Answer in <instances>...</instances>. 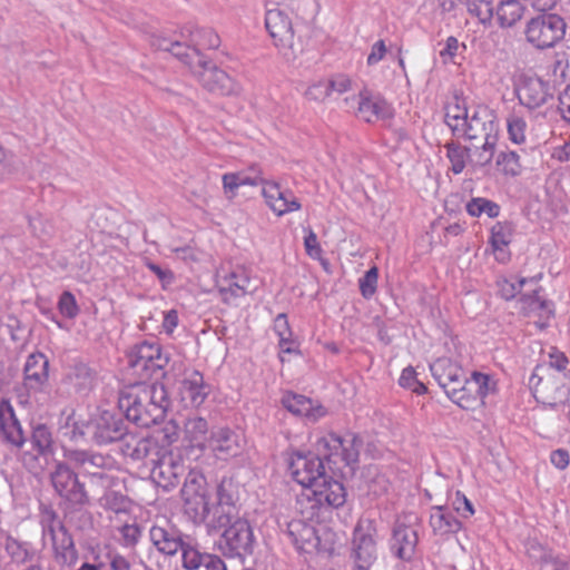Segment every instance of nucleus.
<instances>
[{"instance_id":"f257e3e1","label":"nucleus","mask_w":570,"mask_h":570,"mask_svg":"<svg viewBox=\"0 0 570 570\" xmlns=\"http://www.w3.org/2000/svg\"><path fill=\"white\" fill-rule=\"evenodd\" d=\"M237 501H224L217 508L209 524V533L220 532L218 550L228 558H246L254 551L255 535L248 520L239 515Z\"/></svg>"},{"instance_id":"f03ea898","label":"nucleus","mask_w":570,"mask_h":570,"mask_svg":"<svg viewBox=\"0 0 570 570\" xmlns=\"http://www.w3.org/2000/svg\"><path fill=\"white\" fill-rule=\"evenodd\" d=\"M118 404L126 420L138 426L149 428L165 417L170 402L165 385L154 382L131 386L121 393Z\"/></svg>"},{"instance_id":"7ed1b4c3","label":"nucleus","mask_w":570,"mask_h":570,"mask_svg":"<svg viewBox=\"0 0 570 570\" xmlns=\"http://www.w3.org/2000/svg\"><path fill=\"white\" fill-rule=\"evenodd\" d=\"M202 481L203 478L198 479L189 474L181 489V499L184 502V513L188 519L195 524L205 523L209 532L210 518L214 511L224 501H227V503L238 501V491L233 479L223 478L216 489V502L210 504Z\"/></svg>"},{"instance_id":"20e7f679","label":"nucleus","mask_w":570,"mask_h":570,"mask_svg":"<svg viewBox=\"0 0 570 570\" xmlns=\"http://www.w3.org/2000/svg\"><path fill=\"white\" fill-rule=\"evenodd\" d=\"M363 440L353 433L340 436L328 433L316 443L320 456L327 463L333 474L353 475L358 464Z\"/></svg>"},{"instance_id":"39448f33","label":"nucleus","mask_w":570,"mask_h":570,"mask_svg":"<svg viewBox=\"0 0 570 570\" xmlns=\"http://www.w3.org/2000/svg\"><path fill=\"white\" fill-rule=\"evenodd\" d=\"M568 375L554 373L544 364H538L529 380L537 402L553 410L570 407Z\"/></svg>"},{"instance_id":"423d86ee","label":"nucleus","mask_w":570,"mask_h":570,"mask_svg":"<svg viewBox=\"0 0 570 570\" xmlns=\"http://www.w3.org/2000/svg\"><path fill=\"white\" fill-rule=\"evenodd\" d=\"M40 524L43 539L50 540L55 561L60 567H73L78 561L75 541L52 508L46 507L41 510Z\"/></svg>"},{"instance_id":"0eeeda50","label":"nucleus","mask_w":570,"mask_h":570,"mask_svg":"<svg viewBox=\"0 0 570 570\" xmlns=\"http://www.w3.org/2000/svg\"><path fill=\"white\" fill-rule=\"evenodd\" d=\"M431 373L446 395L460 407L470 410L476 401L466 394L468 379L463 368L449 357H439L430 365Z\"/></svg>"},{"instance_id":"6e6552de","label":"nucleus","mask_w":570,"mask_h":570,"mask_svg":"<svg viewBox=\"0 0 570 570\" xmlns=\"http://www.w3.org/2000/svg\"><path fill=\"white\" fill-rule=\"evenodd\" d=\"M311 491L312 494H304L297 501L301 514L307 519H318L323 508H340L346 502L343 483L327 474Z\"/></svg>"},{"instance_id":"1a4fd4ad","label":"nucleus","mask_w":570,"mask_h":570,"mask_svg":"<svg viewBox=\"0 0 570 570\" xmlns=\"http://www.w3.org/2000/svg\"><path fill=\"white\" fill-rule=\"evenodd\" d=\"M128 365L141 380L151 377L165 379L169 374L166 367L170 363V354L158 342L144 341L136 344L127 354Z\"/></svg>"},{"instance_id":"9d476101","label":"nucleus","mask_w":570,"mask_h":570,"mask_svg":"<svg viewBox=\"0 0 570 570\" xmlns=\"http://www.w3.org/2000/svg\"><path fill=\"white\" fill-rule=\"evenodd\" d=\"M567 22L558 13H538L527 20L523 35L525 41L537 50L554 48L563 40Z\"/></svg>"},{"instance_id":"9b49d317","label":"nucleus","mask_w":570,"mask_h":570,"mask_svg":"<svg viewBox=\"0 0 570 570\" xmlns=\"http://www.w3.org/2000/svg\"><path fill=\"white\" fill-rule=\"evenodd\" d=\"M265 27L279 53L287 60H295L303 51L302 41L295 38L292 20L285 10L268 9Z\"/></svg>"},{"instance_id":"f8f14e48","label":"nucleus","mask_w":570,"mask_h":570,"mask_svg":"<svg viewBox=\"0 0 570 570\" xmlns=\"http://www.w3.org/2000/svg\"><path fill=\"white\" fill-rule=\"evenodd\" d=\"M193 73L200 86L213 95L228 97L242 92L240 85L209 59L199 60Z\"/></svg>"},{"instance_id":"ddd939ff","label":"nucleus","mask_w":570,"mask_h":570,"mask_svg":"<svg viewBox=\"0 0 570 570\" xmlns=\"http://www.w3.org/2000/svg\"><path fill=\"white\" fill-rule=\"evenodd\" d=\"M50 481L56 493L71 505L83 507L90 501L85 484L78 474L63 462L56 464L50 473Z\"/></svg>"},{"instance_id":"4468645a","label":"nucleus","mask_w":570,"mask_h":570,"mask_svg":"<svg viewBox=\"0 0 570 570\" xmlns=\"http://www.w3.org/2000/svg\"><path fill=\"white\" fill-rule=\"evenodd\" d=\"M302 517V519H293L286 524L285 534L293 546L305 553L331 552L333 548L327 541H323L315 528V519H307L303 514Z\"/></svg>"},{"instance_id":"2eb2a0df","label":"nucleus","mask_w":570,"mask_h":570,"mask_svg":"<svg viewBox=\"0 0 570 570\" xmlns=\"http://www.w3.org/2000/svg\"><path fill=\"white\" fill-rule=\"evenodd\" d=\"M239 174V185L257 186L263 185L262 195L269 208L277 215L282 216L286 213L301 209V203L294 197L289 190H281L277 183L266 181L259 174L249 176L245 173Z\"/></svg>"},{"instance_id":"dca6fc26","label":"nucleus","mask_w":570,"mask_h":570,"mask_svg":"<svg viewBox=\"0 0 570 570\" xmlns=\"http://www.w3.org/2000/svg\"><path fill=\"white\" fill-rule=\"evenodd\" d=\"M288 469L297 483L309 489L326 474L324 461L318 453L299 451L292 453Z\"/></svg>"},{"instance_id":"f3484780","label":"nucleus","mask_w":570,"mask_h":570,"mask_svg":"<svg viewBox=\"0 0 570 570\" xmlns=\"http://www.w3.org/2000/svg\"><path fill=\"white\" fill-rule=\"evenodd\" d=\"M49 361L45 354L37 352L27 357L23 367V384L18 393L21 403H28L31 396L41 392L47 384Z\"/></svg>"},{"instance_id":"a211bd4d","label":"nucleus","mask_w":570,"mask_h":570,"mask_svg":"<svg viewBox=\"0 0 570 570\" xmlns=\"http://www.w3.org/2000/svg\"><path fill=\"white\" fill-rule=\"evenodd\" d=\"M454 135L478 142L492 141L498 140V128L493 115L482 108L469 116L468 120L462 122V126L454 125Z\"/></svg>"},{"instance_id":"6ab92c4d","label":"nucleus","mask_w":570,"mask_h":570,"mask_svg":"<svg viewBox=\"0 0 570 570\" xmlns=\"http://www.w3.org/2000/svg\"><path fill=\"white\" fill-rule=\"evenodd\" d=\"M91 430V438L96 444L107 445L118 442L120 445L130 429L120 415L104 411L92 421Z\"/></svg>"},{"instance_id":"aec40b11","label":"nucleus","mask_w":570,"mask_h":570,"mask_svg":"<svg viewBox=\"0 0 570 570\" xmlns=\"http://www.w3.org/2000/svg\"><path fill=\"white\" fill-rule=\"evenodd\" d=\"M515 91L519 102L529 110L540 108L553 98L549 83L539 77H522Z\"/></svg>"},{"instance_id":"412c9836","label":"nucleus","mask_w":570,"mask_h":570,"mask_svg":"<svg viewBox=\"0 0 570 570\" xmlns=\"http://www.w3.org/2000/svg\"><path fill=\"white\" fill-rule=\"evenodd\" d=\"M185 534L174 524L165 521L149 529V540L153 547L166 557H174L183 548Z\"/></svg>"},{"instance_id":"4be33fe9","label":"nucleus","mask_w":570,"mask_h":570,"mask_svg":"<svg viewBox=\"0 0 570 570\" xmlns=\"http://www.w3.org/2000/svg\"><path fill=\"white\" fill-rule=\"evenodd\" d=\"M154 466L150 471L153 481L165 490L177 487L185 475V466L173 456H163L158 460L151 459Z\"/></svg>"},{"instance_id":"5701e85b","label":"nucleus","mask_w":570,"mask_h":570,"mask_svg":"<svg viewBox=\"0 0 570 570\" xmlns=\"http://www.w3.org/2000/svg\"><path fill=\"white\" fill-rule=\"evenodd\" d=\"M352 557L358 570H368L377 558L376 542L372 533L361 525L354 529Z\"/></svg>"},{"instance_id":"b1692460","label":"nucleus","mask_w":570,"mask_h":570,"mask_svg":"<svg viewBox=\"0 0 570 570\" xmlns=\"http://www.w3.org/2000/svg\"><path fill=\"white\" fill-rule=\"evenodd\" d=\"M121 453L134 461L154 459L158 454V442L149 436L139 435L135 430H129L121 444Z\"/></svg>"},{"instance_id":"393cba45","label":"nucleus","mask_w":570,"mask_h":570,"mask_svg":"<svg viewBox=\"0 0 570 570\" xmlns=\"http://www.w3.org/2000/svg\"><path fill=\"white\" fill-rule=\"evenodd\" d=\"M417 532L410 525L396 523L390 542L392 553L400 560L411 561L417 546Z\"/></svg>"},{"instance_id":"a878e982","label":"nucleus","mask_w":570,"mask_h":570,"mask_svg":"<svg viewBox=\"0 0 570 570\" xmlns=\"http://www.w3.org/2000/svg\"><path fill=\"white\" fill-rule=\"evenodd\" d=\"M0 433L4 442L16 448H21L26 442L21 423L12 405L6 400L0 402Z\"/></svg>"},{"instance_id":"bb28decb","label":"nucleus","mask_w":570,"mask_h":570,"mask_svg":"<svg viewBox=\"0 0 570 570\" xmlns=\"http://www.w3.org/2000/svg\"><path fill=\"white\" fill-rule=\"evenodd\" d=\"M208 448L219 460H227L236 456L240 451L238 435L228 428H220L212 432L208 440Z\"/></svg>"},{"instance_id":"cd10ccee","label":"nucleus","mask_w":570,"mask_h":570,"mask_svg":"<svg viewBox=\"0 0 570 570\" xmlns=\"http://www.w3.org/2000/svg\"><path fill=\"white\" fill-rule=\"evenodd\" d=\"M527 553L537 564V570H569L570 558L554 553L539 543H530Z\"/></svg>"},{"instance_id":"c85d7f7f","label":"nucleus","mask_w":570,"mask_h":570,"mask_svg":"<svg viewBox=\"0 0 570 570\" xmlns=\"http://www.w3.org/2000/svg\"><path fill=\"white\" fill-rule=\"evenodd\" d=\"M393 116L392 107L383 99L372 98L366 91L360 92L358 117L367 122L389 119Z\"/></svg>"},{"instance_id":"c756f323","label":"nucleus","mask_w":570,"mask_h":570,"mask_svg":"<svg viewBox=\"0 0 570 570\" xmlns=\"http://www.w3.org/2000/svg\"><path fill=\"white\" fill-rule=\"evenodd\" d=\"M525 11L527 7L520 0H499L494 19L500 28H513L522 20Z\"/></svg>"},{"instance_id":"7c9ffc66","label":"nucleus","mask_w":570,"mask_h":570,"mask_svg":"<svg viewBox=\"0 0 570 570\" xmlns=\"http://www.w3.org/2000/svg\"><path fill=\"white\" fill-rule=\"evenodd\" d=\"M208 423L204 417H188L184 423V442L191 449L203 451L208 445Z\"/></svg>"},{"instance_id":"2f4dec72","label":"nucleus","mask_w":570,"mask_h":570,"mask_svg":"<svg viewBox=\"0 0 570 570\" xmlns=\"http://www.w3.org/2000/svg\"><path fill=\"white\" fill-rule=\"evenodd\" d=\"M430 524L433 532L439 535L456 533L462 527L461 521L455 518L453 512L442 505L431 509Z\"/></svg>"},{"instance_id":"473e14b6","label":"nucleus","mask_w":570,"mask_h":570,"mask_svg":"<svg viewBox=\"0 0 570 570\" xmlns=\"http://www.w3.org/2000/svg\"><path fill=\"white\" fill-rule=\"evenodd\" d=\"M282 404L293 414L313 417L314 420L325 414L323 406L314 409L312 400L301 394L287 392L282 397Z\"/></svg>"},{"instance_id":"72a5a7b5","label":"nucleus","mask_w":570,"mask_h":570,"mask_svg":"<svg viewBox=\"0 0 570 570\" xmlns=\"http://www.w3.org/2000/svg\"><path fill=\"white\" fill-rule=\"evenodd\" d=\"M31 444L41 456L52 455L55 452L53 438L50 429L45 424H37L32 429Z\"/></svg>"},{"instance_id":"f704fd0d","label":"nucleus","mask_w":570,"mask_h":570,"mask_svg":"<svg viewBox=\"0 0 570 570\" xmlns=\"http://www.w3.org/2000/svg\"><path fill=\"white\" fill-rule=\"evenodd\" d=\"M67 380L75 386L77 392H86L94 385L95 372L87 364L78 363L70 368Z\"/></svg>"},{"instance_id":"c9c22d12","label":"nucleus","mask_w":570,"mask_h":570,"mask_svg":"<svg viewBox=\"0 0 570 570\" xmlns=\"http://www.w3.org/2000/svg\"><path fill=\"white\" fill-rule=\"evenodd\" d=\"M169 52L179 59L183 63L189 67L191 72L198 67V61L203 60L205 56L199 52L197 48L188 46L179 41H173L169 47Z\"/></svg>"},{"instance_id":"e433bc0d","label":"nucleus","mask_w":570,"mask_h":570,"mask_svg":"<svg viewBox=\"0 0 570 570\" xmlns=\"http://www.w3.org/2000/svg\"><path fill=\"white\" fill-rule=\"evenodd\" d=\"M190 41L193 47L199 51L203 49H217L220 45L218 33L212 28H196L190 32Z\"/></svg>"},{"instance_id":"4c0bfd02","label":"nucleus","mask_w":570,"mask_h":570,"mask_svg":"<svg viewBox=\"0 0 570 570\" xmlns=\"http://www.w3.org/2000/svg\"><path fill=\"white\" fill-rule=\"evenodd\" d=\"M183 386L188 392L194 405L202 404L207 396V387L204 384L203 375L197 371H194L190 377L183 381Z\"/></svg>"},{"instance_id":"58836bf2","label":"nucleus","mask_w":570,"mask_h":570,"mask_svg":"<svg viewBox=\"0 0 570 570\" xmlns=\"http://www.w3.org/2000/svg\"><path fill=\"white\" fill-rule=\"evenodd\" d=\"M0 547H3L7 553L14 562H26L30 554L24 543L10 537L6 531L0 529Z\"/></svg>"},{"instance_id":"ea45409f","label":"nucleus","mask_w":570,"mask_h":570,"mask_svg":"<svg viewBox=\"0 0 570 570\" xmlns=\"http://www.w3.org/2000/svg\"><path fill=\"white\" fill-rule=\"evenodd\" d=\"M470 14L476 17L483 24L491 23L495 14L494 0H466Z\"/></svg>"},{"instance_id":"a19ab883","label":"nucleus","mask_w":570,"mask_h":570,"mask_svg":"<svg viewBox=\"0 0 570 570\" xmlns=\"http://www.w3.org/2000/svg\"><path fill=\"white\" fill-rule=\"evenodd\" d=\"M468 214L472 217H479L482 214H487L490 218L499 216L500 206L487 198L475 197L472 198L465 206Z\"/></svg>"},{"instance_id":"79ce46f5","label":"nucleus","mask_w":570,"mask_h":570,"mask_svg":"<svg viewBox=\"0 0 570 570\" xmlns=\"http://www.w3.org/2000/svg\"><path fill=\"white\" fill-rule=\"evenodd\" d=\"M275 331L279 337V348L282 353L297 352L293 347L292 331L289 328L287 317L285 314H278L275 318Z\"/></svg>"},{"instance_id":"37998d69","label":"nucleus","mask_w":570,"mask_h":570,"mask_svg":"<svg viewBox=\"0 0 570 570\" xmlns=\"http://www.w3.org/2000/svg\"><path fill=\"white\" fill-rule=\"evenodd\" d=\"M512 225L510 223L498 222L491 229V244L494 252H502L512 240Z\"/></svg>"},{"instance_id":"c03bdc74","label":"nucleus","mask_w":570,"mask_h":570,"mask_svg":"<svg viewBox=\"0 0 570 570\" xmlns=\"http://www.w3.org/2000/svg\"><path fill=\"white\" fill-rule=\"evenodd\" d=\"M497 142L498 140H484L481 141V146L474 145V150L470 156V163L479 167L489 165L493 159Z\"/></svg>"},{"instance_id":"a18cd8bd","label":"nucleus","mask_w":570,"mask_h":570,"mask_svg":"<svg viewBox=\"0 0 570 570\" xmlns=\"http://www.w3.org/2000/svg\"><path fill=\"white\" fill-rule=\"evenodd\" d=\"M129 499L117 491H107L100 499L104 509L110 510L116 514L127 513L129 509Z\"/></svg>"},{"instance_id":"49530a36","label":"nucleus","mask_w":570,"mask_h":570,"mask_svg":"<svg viewBox=\"0 0 570 570\" xmlns=\"http://www.w3.org/2000/svg\"><path fill=\"white\" fill-rule=\"evenodd\" d=\"M497 167L507 176H517L521 173L520 157L515 151H501L497 157Z\"/></svg>"},{"instance_id":"de8ad7c7","label":"nucleus","mask_w":570,"mask_h":570,"mask_svg":"<svg viewBox=\"0 0 570 570\" xmlns=\"http://www.w3.org/2000/svg\"><path fill=\"white\" fill-rule=\"evenodd\" d=\"M469 118L468 109L464 102H461L458 98L454 102L448 105L445 111V122L454 134V125L458 127L462 126Z\"/></svg>"},{"instance_id":"09e8293b","label":"nucleus","mask_w":570,"mask_h":570,"mask_svg":"<svg viewBox=\"0 0 570 570\" xmlns=\"http://www.w3.org/2000/svg\"><path fill=\"white\" fill-rule=\"evenodd\" d=\"M181 551L183 567L186 570H197L205 560L207 553L199 552L189 541L183 542Z\"/></svg>"},{"instance_id":"8fccbe9b","label":"nucleus","mask_w":570,"mask_h":570,"mask_svg":"<svg viewBox=\"0 0 570 570\" xmlns=\"http://www.w3.org/2000/svg\"><path fill=\"white\" fill-rule=\"evenodd\" d=\"M445 147L448 151V158L452 165V171L454 174L462 173L466 164L470 148L462 147L454 142L448 144Z\"/></svg>"},{"instance_id":"3c124183","label":"nucleus","mask_w":570,"mask_h":570,"mask_svg":"<svg viewBox=\"0 0 570 570\" xmlns=\"http://www.w3.org/2000/svg\"><path fill=\"white\" fill-rule=\"evenodd\" d=\"M120 543L125 548L134 549L141 538V527L137 522H125L118 528Z\"/></svg>"},{"instance_id":"603ef678","label":"nucleus","mask_w":570,"mask_h":570,"mask_svg":"<svg viewBox=\"0 0 570 570\" xmlns=\"http://www.w3.org/2000/svg\"><path fill=\"white\" fill-rule=\"evenodd\" d=\"M473 387H475V392L481 399L493 391L490 376L479 372H473L472 379L468 380L466 394H470Z\"/></svg>"},{"instance_id":"864d4df0","label":"nucleus","mask_w":570,"mask_h":570,"mask_svg":"<svg viewBox=\"0 0 570 570\" xmlns=\"http://www.w3.org/2000/svg\"><path fill=\"white\" fill-rule=\"evenodd\" d=\"M535 277L531 278H521L517 283L510 282L505 278L498 281L499 294L502 298L510 301L514 298L518 294H521V288L527 283H535Z\"/></svg>"},{"instance_id":"5fc2aeb1","label":"nucleus","mask_w":570,"mask_h":570,"mask_svg":"<svg viewBox=\"0 0 570 570\" xmlns=\"http://www.w3.org/2000/svg\"><path fill=\"white\" fill-rule=\"evenodd\" d=\"M230 278L228 291L236 297L244 296L255 289L250 288V279L245 272H240L239 274L233 273Z\"/></svg>"},{"instance_id":"6e6d98bb","label":"nucleus","mask_w":570,"mask_h":570,"mask_svg":"<svg viewBox=\"0 0 570 570\" xmlns=\"http://www.w3.org/2000/svg\"><path fill=\"white\" fill-rule=\"evenodd\" d=\"M379 278V269L376 266L371 267L363 277L360 278V291L364 298L372 297L376 292Z\"/></svg>"},{"instance_id":"4d7b16f0","label":"nucleus","mask_w":570,"mask_h":570,"mask_svg":"<svg viewBox=\"0 0 570 570\" xmlns=\"http://www.w3.org/2000/svg\"><path fill=\"white\" fill-rule=\"evenodd\" d=\"M525 129L527 122L522 117L513 115L508 119V132L513 142L522 144L525 141Z\"/></svg>"},{"instance_id":"13d9d810","label":"nucleus","mask_w":570,"mask_h":570,"mask_svg":"<svg viewBox=\"0 0 570 570\" xmlns=\"http://www.w3.org/2000/svg\"><path fill=\"white\" fill-rule=\"evenodd\" d=\"M540 288H533L530 293L521 294L520 301L523 304L524 312H537L546 309L547 301L539 296Z\"/></svg>"},{"instance_id":"bf43d9fd","label":"nucleus","mask_w":570,"mask_h":570,"mask_svg":"<svg viewBox=\"0 0 570 570\" xmlns=\"http://www.w3.org/2000/svg\"><path fill=\"white\" fill-rule=\"evenodd\" d=\"M58 306L60 313L68 318L76 317L79 312L76 298L70 292L61 294Z\"/></svg>"},{"instance_id":"052dcab7","label":"nucleus","mask_w":570,"mask_h":570,"mask_svg":"<svg viewBox=\"0 0 570 570\" xmlns=\"http://www.w3.org/2000/svg\"><path fill=\"white\" fill-rule=\"evenodd\" d=\"M569 364V360L566 354L559 351L557 347H552L549 353V363L544 364L547 367H550V371L556 373L566 374L564 371Z\"/></svg>"},{"instance_id":"680f3d73","label":"nucleus","mask_w":570,"mask_h":570,"mask_svg":"<svg viewBox=\"0 0 570 570\" xmlns=\"http://www.w3.org/2000/svg\"><path fill=\"white\" fill-rule=\"evenodd\" d=\"M91 451L86 450H72L67 453V458L71 461L77 468L82 469L89 474H97V471H92V469H88V460L91 455Z\"/></svg>"},{"instance_id":"e2e57ef3","label":"nucleus","mask_w":570,"mask_h":570,"mask_svg":"<svg viewBox=\"0 0 570 570\" xmlns=\"http://www.w3.org/2000/svg\"><path fill=\"white\" fill-rule=\"evenodd\" d=\"M159 434L163 445H171L179 439V425L173 420L168 421L164 424Z\"/></svg>"},{"instance_id":"0e129e2a","label":"nucleus","mask_w":570,"mask_h":570,"mask_svg":"<svg viewBox=\"0 0 570 570\" xmlns=\"http://www.w3.org/2000/svg\"><path fill=\"white\" fill-rule=\"evenodd\" d=\"M330 95H331V91H330L326 80H321V81H317V82L311 85L305 92V96L309 100H314V101H323Z\"/></svg>"},{"instance_id":"69168bd1","label":"nucleus","mask_w":570,"mask_h":570,"mask_svg":"<svg viewBox=\"0 0 570 570\" xmlns=\"http://www.w3.org/2000/svg\"><path fill=\"white\" fill-rule=\"evenodd\" d=\"M453 508L463 518H469L474 513V509L471 501L460 491H456L455 493Z\"/></svg>"},{"instance_id":"338daca9","label":"nucleus","mask_w":570,"mask_h":570,"mask_svg":"<svg viewBox=\"0 0 570 570\" xmlns=\"http://www.w3.org/2000/svg\"><path fill=\"white\" fill-rule=\"evenodd\" d=\"M223 188L228 199H233L236 196V190L240 187L239 174L227 173L223 175Z\"/></svg>"},{"instance_id":"774afa93","label":"nucleus","mask_w":570,"mask_h":570,"mask_svg":"<svg viewBox=\"0 0 570 570\" xmlns=\"http://www.w3.org/2000/svg\"><path fill=\"white\" fill-rule=\"evenodd\" d=\"M558 110L562 119L570 124V86L559 95Z\"/></svg>"}]
</instances>
